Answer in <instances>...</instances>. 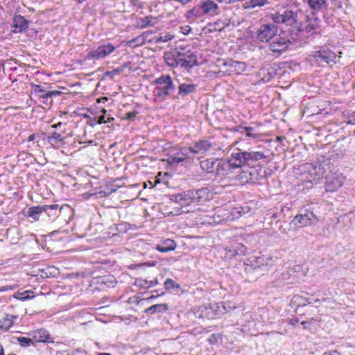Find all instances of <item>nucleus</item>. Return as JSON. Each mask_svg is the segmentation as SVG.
<instances>
[{"label": "nucleus", "instance_id": "f257e3e1", "mask_svg": "<svg viewBox=\"0 0 355 355\" xmlns=\"http://www.w3.org/2000/svg\"><path fill=\"white\" fill-rule=\"evenodd\" d=\"M264 158H266V155L263 152L254 150L251 148L248 150L241 148L235 149L229 157L233 168H241L245 165H252L255 162Z\"/></svg>", "mask_w": 355, "mask_h": 355}, {"label": "nucleus", "instance_id": "f03ea898", "mask_svg": "<svg viewBox=\"0 0 355 355\" xmlns=\"http://www.w3.org/2000/svg\"><path fill=\"white\" fill-rule=\"evenodd\" d=\"M312 56L314 61L320 66H323L324 64L331 66L336 63V55L329 49L322 48L315 51Z\"/></svg>", "mask_w": 355, "mask_h": 355}, {"label": "nucleus", "instance_id": "7ed1b4c3", "mask_svg": "<svg viewBox=\"0 0 355 355\" xmlns=\"http://www.w3.org/2000/svg\"><path fill=\"white\" fill-rule=\"evenodd\" d=\"M277 28L275 24H262L257 32V38L261 42H268L277 35Z\"/></svg>", "mask_w": 355, "mask_h": 355}, {"label": "nucleus", "instance_id": "20e7f679", "mask_svg": "<svg viewBox=\"0 0 355 355\" xmlns=\"http://www.w3.org/2000/svg\"><path fill=\"white\" fill-rule=\"evenodd\" d=\"M115 50V46L111 43L101 45L96 49H92L86 56L87 60L103 59Z\"/></svg>", "mask_w": 355, "mask_h": 355}, {"label": "nucleus", "instance_id": "39448f33", "mask_svg": "<svg viewBox=\"0 0 355 355\" xmlns=\"http://www.w3.org/2000/svg\"><path fill=\"white\" fill-rule=\"evenodd\" d=\"M291 44V40L286 36L276 35L269 45L270 50L280 55L287 50Z\"/></svg>", "mask_w": 355, "mask_h": 355}, {"label": "nucleus", "instance_id": "423d86ee", "mask_svg": "<svg viewBox=\"0 0 355 355\" xmlns=\"http://www.w3.org/2000/svg\"><path fill=\"white\" fill-rule=\"evenodd\" d=\"M180 53L184 54L180 56V66L182 67H193V66L198 65V59L196 55L192 53L190 50H186L185 48H180Z\"/></svg>", "mask_w": 355, "mask_h": 355}, {"label": "nucleus", "instance_id": "0eeeda50", "mask_svg": "<svg viewBox=\"0 0 355 355\" xmlns=\"http://www.w3.org/2000/svg\"><path fill=\"white\" fill-rule=\"evenodd\" d=\"M318 221V218L313 211H306L304 214L297 215L293 220V223L298 227L310 225Z\"/></svg>", "mask_w": 355, "mask_h": 355}, {"label": "nucleus", "instance_id": "6e6552de", "mask_svg": "<svg viewBox=\"0 0 355 355\" xmlns=\"http://www.w3.org/2000/svg\"><path fill=\"white\" fill-rule=\"evenodd\" d=\"M325 189L327 192L337 191L343 184L345 178L342 175H332L326 177Z\"/></svg>", "mask_w": 355, "mask_h": 355}, {"label": "nucleus", "instance_id": "1a4fd4ad", "mask_svg": "<svg viewBox=\"0 0 355 355\" xmlns=\"http://www.w3.org/2000/svg\"><path fill=\"white\" fill-rule=\"evenodd\" d=\"M214 145L210 141L202 139L196 142L193 146H190L189 152L194 154L205 153L214 150Z\"/></svg>", "mask_w": 355, "mask_h": 355}, {"label": "nucleus", "instance_id": "9d476101", "mask_svg": "<svg viewBox=\"0 0 355 355\" xmlns=\"http://www.w3.org/2000/svg\"><path fill=\"white\" fill-rule=\"evenodd\" d=\"M175 89L174 83L165 86H157L154 89L155 96L160 101H165Z\"/></svg>", "mask_w": 355, "mask_h": 355}, {"label": "nucleus", "instance_id": "9b49d317", "mask_svg": "<svg viewBox=\"0 0 355 355\" xmlns=\"http://www.w3.org/2000/svg\"><path fill=\"white\" fill-rule=\"evenodd\" d=\"M226 64L229 65V68L224 71V74H239L244 71L246 69V64L245 62L235 61L233 60L232 59L227 60Z\"/></svg>", "mask_w": 355, "mask_h": 355}, {"label": "nucleus", "instance_id": "f8f14e48", "mask_svg": "<svg viewBox=\"0 0 355 355\" xmlns=\"http://www.w3.org/2000/svg\"><path fill=\"white\" fill-rule=\"evenodd\" d=\"M216 176H225L231 173V170L234 169L230 159H218L216 162Z\"/></svg>", "mask_w": 355, "mask_h": 355}, {"label": "nucleus", "instance_id": "ddd939ff", "mask_svg": "<svg viewBox=\"0 0 355 355\" xmlns=\"http://www.w3.org/2000/svg\"><path fill=\"white\" fill-rule=\"evenodd\" d=\"M203 15H216L220 12L218 6L211 0H207L201 6Z\"/></svg>", "mask_w": 355, "mask_h": 355}, {"label": "nucleus", "instance_id": "4468645a", "mask_svg": "<svg viewBox=\"0 0 355 355\" xmlns=\"http://www.w3.org/2000/svg\"><path fill=\"white\" fill-rule=\"evenodd\" d=\"M184 55L182 53H180L179 51H175L173 52H167L164 54V60L166 63L173 67H176L178 65H180V56Z\"/></svg>", "mask_w": 355, "mask_h": 355}, {"label": "nucleus", "instance_id": "2eb2a0df", "mask_svg": "<svg viewBox=\"0 0 355 355\" xmlns=\"http://www.w3.org/2000/svg\"><path fill=\"white\" fill-rule=\"evenodd\" d=\"M12 27L14 28L12 32L20 33L26 30L28 27V21L24 17L19 15L13 18Z\"/></svg>", "mask_w": 355, "mask_h": 355}, {"label": "nucleus", "instance_id": "dca6fc26", "mask_svg": "<svg viewBox=\"0 0 355 355\" xmlns=\"http://www.w3.org/2000/svg\"><path fill=\"white\" fill-rule=\"evenodd\" d=\"M191 202H200L207 197V189L200 188L198 189H191Z\"/></svg>", "mask_w": 355, "mask_h": 355}, {"label": "nucleus", "instance_id": "f3484780", "mask_svg": "<svg viewBox=\"0 0 355 355\" xmlns=\"http://www.w3.org/2000/svg\"><path fill=\"white\" fill-rule=\"evenodd\" d=\"M152 31H145L137 37L129 40L127 44L129 46L133 48L142 46L148 40V35H152Z\"/></svg>", "mask_w": 355, "mask_h": 355}, {"label": "nucleus", "instance_id": "a211bd4d", "mask_svg": "<svg viewBox=\"0 0 355 355\" xmlns=\"http://www.w3.org/2000/svg\"><path fill=\"white\" fill-rule=\"evenodd\" d=\"M236 178L241 184L254 183L257 180L255 174L250 171H242Z\"/></svg>", "mask_w": 355, "mask_h": 355}, {"label": "nucleus", "instance_id": "6ab92c4d", "mask_svg": "<svg viewBox=\"0 0 355 355\" xmlns=\"http://www.w3.org/2000/svg\"><path fill=\"white\" fill-rule=\"evenodd\" d=\"M282 15L283 24H285L287 26H292L297 23L298 16L297 13L295 12L292 10H284Z\"/></svg>", "mask_w": 355, "mask_h": 355}, {"label": "nucleus", "instance_id": "aec40b11", "mask_svg": "<svg viewBox=\"0 0 355 355\" xmlns=\"http://www.w3.org/2000/svg\"><path fill=\"white\" fill-rule=\"evenodd\" d=\"M218 159L214 160L213 159H207L202 160L200 162V168L202 171L207 172V173L216 174V162H217Z\"/></svg>", "mask_w": 355, "mask_h": 355}, {"label": "nucleus", "instance_id": "412c9836", "mask_svg": "<svg viewBox=\"0 0 355 355\" xmlns=\"http://www.w3.org/2000/svg\"><path fill=\"white\" fill-rule=\"evenodd\" d=\"M175 202L184 206L189 205L191 202L190 190L179 193L173 196Z\"/></svg>", "mask_w": 355, "mask_h": 355}, {"label": "nucleus", "instance_id": "4be33fe9", "mask_svg": "<svg viewBox=\"0 0 355 355\" xmlns=\"http://www.w3.org/2000/svg\"><path fill=\"white\" fill-rule=\"evenodd\" d=\"M34 93L37 94L40 98H49L54 96H58L60 94L61 92L56 90L47 92L44 90L41 86L35 85L34 88Z\"/></svg>", "mask_w": 355, "mask_h": 355}, {"label": "nucleus", "instance_id": "5701e85b", "mask_svg": "<svg viewBox=\"0 0 355 355\" xmlns=\"http://www.w3.org/2000/svg\"><path fill=\"white\" fill-rule=\"evenodd\" d=\"M176 248V243L173 240L166 239L162 243L156 245L155 248L161 252H168L175 250Z\"/></svg>", "mask_w": 355, "mask_h": 355}, {"label": "nucleus", "instance_id": "b1692460", "mask_svg": "<svg viewBox=\"0 0 355 355\" xmlns=\"http://www.w3.org/2000/svg\"><path fill=\"white\" fill-rule=\"evenodd\" d=\"M196 85L194 84H180L178 87V96L184 98L186 96L194 92Z\"/></svg>", "mask_w": 355, "mask_h": 355}, {"label": "nucleus", "instance_id": "393cba45", "mask_svg": "<svg viewBox=\"0 0 355 355\" xmlns=\"http://www.w3.org/2000/svg\"><path fill=\"white\" fill-rule=\"evenodd\" d=\"M306 17L307 20L304 28L306 33H311L319 27L320 21L314 16V13L312 17L306 16Z\"/></svg>", "mask_w": 355, "mask_h": 355}, {"label": "nucleus", "instance_id": "a878e982", "mask_svg": "<svg viewBox=\"0 0 355 355\" xmlns=\"http://www.w3.org/2000/svg\"><path fill=\"white\" fill-rule=\"evenodd\" d=\"M45 207H43V205H37L29 207L27 211V216L34 220H38L40 216V214L43 212H45Z\"/></svg>", "mask_w": 355, "mask_h": 355}, {"label": "nucleus", "instance_id": "bb28decb", "mask_svg": "<svg viewBox=\"0 0 355 355\" xmlns=\"http://www.w3.org/2000/svg\"><path fill=\"white\" fill-rule=\"evenodd\" d=\"M324 164V163H317L310 171V175H314V180H318L323 176L325 172Z\"/></svg>", "mask_w": 355, "mask_h": 355}, {"label": "nucleus", "instance_id": "cd10ccee", "mask_svg": "<svg viewBox=\"0 0 355 355\" xmlns=\"http://www.w3.org/2000/svg\"><path fill=\"white\" fill-rule=\"evenodd\" d=\"M168 309L167 304H154L145 310L146 314H154L156 313H162Z\"/></svg>", "mask_w": 355, "mask_h": 355}, {"label": "nucleus", "instance_id": "c85d7f7f", "mask_svg": "<svg viewBox=\"0 0 355 355\" xmlns=\"http://www.w3.org/2000/svg\"><path fill=\"white\" fill-rule=\"evenodd\" d=\"M49 333L44 329H40L33 336L34 343H44L49 339Z\"/></svg>", "mask_w": 355, "mask_h": 355}, {"label": "nucleus", "instance_id": "c756f323", "mask_svg": "<svg viewBox=\"0 0 355 355\" xmlns=\"http://www.w3.org/2000/svg\"><path fill=\"white\" fill-rule=\"evenodd\" d=\"M268 3V0H250L243 4V7L245 9H252L256 7H262Z\"/></svg>", "mask_w": 355, "mask_h": 355}, {"label": "nucleus", "instance_id": "7c9ffc66", "mask_svg": "<svg viewBox=\"0 0 355 355\" xmlns=\"http://www.w3.org/2000/svg\"><path fill=\"white\" fill-rule=\"evenodd\" d=\"M309 6L315 10H320L327 8L328 4L327 0H308Z\"/></svg>", "mask_w": 355, "mask_h": 355}, {"label": "nucleus", "instance_id": "2f4dec72", "mask_svg": "<svg viewBox=\"0 0 355 355\" xmlns=\"http://www.w3.org/2000/svg\"><path fill=\"white\" fill-rule=\"evenodd\" d=\"M47 141L52 146L55 144H60L62 145L64 144V137L61 136V135L57 132H53L51 136L47 137Z\"/></svg>", "mask_w": 355, "mask_h": 355}, {"label": "nucleus", "instance_id": "473e14b6", "mask_svg": "<svg viewBox=\"0 0 355 355\" xmlns=\"http://www.w3.org/2000/svg\"><path fill=\"white\" fill-rule=\"evenodd\" d=\"M272 261V259H267L266 261H265L264 258L262 257H254L252 262V265L254 266V268H261L263 267L265 265H272V263H269Z\"/></svg>", "mask_w": 355, "mask_h": 355}, {"label": "nucleus", "instance_id": "72a5a7b5", "mask_svg": "<svg viewBox=\"0 0 355 355\" xmlns=\"http://www.w3.org/2000/svg\"><path fill=\"white\" fill-rule=\"evenodd\" d=\"M12 315H6L0 319V329L8 331L13 324Z\"/></svg>", "mask_w": 355, "mask_h": 355}, {"label": "nucleus", "instance_id": "f704fd0d", "mask_svg": "<svg viewBox=\"0 0 355 355\" xmlns=\"http://www.w3.org/2000/svg\"><path fill=\"white\" fill-rule=\"evenodd\" d=\"M14 297L16 299L20 300H26L32 299L33 295V292L32 291H24L23 292H17L15 293Z\"/></svg>", "mask_w": 355, "mask_h": 355}, {"label": "nucleus", "instance_id": "c9c22d12", "mask_svg": "<svg viewBox=\"0 0 355 355\" xmlns=\"http://www.w3.org/2000/svg\"><path fill=\"white\" fill-rule=\"evenodd\" d=\"M155 83L157 84V86H165L173 83V81L170 76L164 75L155 79Z\"/></svg>", "mask_w": 355, "mask_h": 355}, {"label": "nucleus", "instance_id": "e433bc0d", "mask_svg": "<svg viewBox=\"0 0 355 355\" xmlns=\"http://www.w3.org/2000/svg\"><path fill=\"white\" fill-rule=\"evenodd\" d=\"M173 38H174V35H172L171 33H166L164 35H161L159 37H156L155 40V42L156 44H159L161 43H164V42L171 41Z\"/></svg>", "mask_w": 355, "mask_h": 355}, {"label": "nucleus", "instance_id": "4c0bfd02", "mask_svg": "<svg viewBox=\"0 0 355 355\" xmlns=\"http://www.w3.org/2000/svg\"><path fill=\"white\" fill-rule=\"evenodd\" d=\"M166 162L170 165L176 166L180 162H182V158L177 154L175 155H169L166 159Z\"/></svg>", "mask_w": 355, "mask_h": 355}, {"label": "nucleus", "instance_id": "58836bf2", "mask_svg": "<svg viewBox=\"0 0 355 355\" xmlns=\"http://www.w3.org/2000/svg\"><path fill=\"white\" fill-rule=\"evenodd\" d=\"M17 340L22 347H28L35 344L33 338L19 337Z\"/></svg>", "mask_w": 355, "mask_h": 355}, {"label": "nucleus", "instance_id": "ea45409f", "mask_svg": "<svg viewBox=\"0 0 355 355\" xmlns=\"http://www.w3.org/2000/svg\"><path fill=\"white\" fill-rule=\"evenodd\" d=\"M202 15H203V13H202L200 6L193 8V9L189 10V12H187L188 17L190 16H193L195 17H200Z\"/></svg>", "mask_w": 355, "mask_h": 355}, {"label": "nucleus", "instance_id": "a19ab883", "mask_svg": "<svg viewBox=\"0 0 355 355\" xmlns=\"http://www.w3.org/2000/svg\"><path fill=\"white\" fill-rule=\"evenodd\" d=\"M164 288L166 290H171L172 288H179V284H176L173 279L168 278L164 282Z\"/></svg>", "mask_w": 355, "mask_h": 355}, {"label": "nucleus", "instance_id": "79ce46f5", "mask_svg": "<svg viewBox=\"0 0 355 355\" xmlns=\"http://www.w3.org/2000/svg\"><path fill=\"white\" fill-rule=\"evenodd\" d=\"M241 129V132H243L245 131L246 135L249 137L257 138L259 136V134L254 132V128L252 127H243Z\"/></svg>", "mask_w": 355, "mask_h": 355}, {"label": "nucleus", "instance_id": "37998d69", "mask_svg": "<svg viewBox=\"0 0 355 355\" xmlns=\"http://www.w3.org/2000/svg\"><path fill=\"white\" fill-rule=\"evenodd\" d=\"M157 284H159V282L157 279L153 281L144 280L142 281V283L140 284V286L141 288H148Z\"/></svg>", "mask_w": 355, "mask_h": 355}, {"label": "nucleus", "instance_id": "c03bdc74", "mask_svg": "<svg viewBox=\"0 0 355 355\" xmlns=\"http://www.w3.org/2000/svg\"><path fill=\"white\" fill-rule=\"evenodd\" d=\"M43 207H45V213L49 216H51V214L49 211H56L59 209V205L58 204H53V205H43Z\"/></svg>", "mask_w": 355, "mask_h": 355}, {"label": "nucleus", "instance_id": "a18cd8bd", "mask_svg": "<svg viewBox=\"0 0 355 355\" xmlns=\"http://www.w3.org/2000/svg\"><path fill=\"white\" fill-rule=\"evenodd\" d=\"M141 22V28H144L146 26H153L155 24V23L152 21V17H146L145 18L142 19Z\"/></svg>", "mask_w": 355, "mask_h": 355}, {"label": "nucleus", "instance_id": "49530a36", "mask_svg": "<svg viewBox=\"0 0 355 355\" xmlns=\"http://www.w3.org/2000/svg\"><path fill=\"white\" fill-rule=\"evenodd\" d=\"M214 25L216 26V29H218L219 31H221L224 30L227 26H228L229 24L225 23L222 20H218L217 21L215 22Z\"/></svg>", "mask_w": 355, "mask_h": 355}, {"label": "nucleus", "instance_id": "de8ad7c7", "mask_svg": "<svg viewBox=\"0 0 355 355\" xmlns=\"http://www.w3.org/2000/svg\"><path fill=\"white\" fill-rule=\"evenodd\" d=\"M189 148H182L177 155L178 156H180V157L182 158V162L185 160L187 157H189Z\"/></svg>", "mask_w": 355, "mask_h": 355}, {"label": "nucleus", "instance_id": "09e8293b", "mask_svg": "<svg viewBox=\"0 0 355 355\" xmlns=\"http://www.w3.org/2000/svg\"><path fill=\"white\" fill-rule=\"evenodd\" d=\"M227 60H218V67H220V70L218 71V73H220V72L224 73V71L229 68V65L226 64Z\"/></svg>", "mask_w": 355, "mask_h": 355}, {"label": "nucleus", "instance_id": "8fccbe9b", "mask_svg": "<svg viewBox=\"0 0 355 355\" xmlns=\"http://www.w3.org/2000/svg\"><path fill=\"white\" fill-rule=\"evenodd\" d=\"M270 17L275 22L283 24L282 13L275 12L274 14H271Z\"/></svg>", "mask_w": 355, "mask_h": 355}, {"label": "nucleus", "instance_id": "3c124183", "mask_svg": "<svg viewBox=\"0 0 355 355\" xmlns=\"http://www.w3.org/2000/svg\"><path fill=\"white\" fill-rule=\"evenodd\" d=\"M346 119H347L346 121L347 124L355 125V111L349 113Z\"/></svg>", "mask_w": 355, "mask_h": 355}, {"label": "nucleus", "instance_id": "603ef678", "mask_svg": "<svg viewBox=\"0 0 355 355\" xmlns=\"http://www.w3.org/2000/svg\"><path fill=\"white\" fill-rule=\"evenodd\" d=\"M121 71V69H114L111 71H107L105 73H104V76H110V77H113L114 76L119 73Z\"/></svg>", "mask_w": 355, "mask_h": 355}, {"label": "nucleus", "instance_id": "864d4df0", "mask_svg": "<svg viewBox=\"0 0 355 355\" xmlns=\"http://www.w3.org/2000/svg\"><path fill=\"white\" fill-rule=\"evenodd\" d=\"M138 112L137 111L128 112L125 114V118L129 120H134Z\"/></svg>", "mask_w": 355, "mask_h": 355}, {"label": "nucleus", "instance_id": "5fc2aeb1", "mask_svg": "<svg viewBox=\"0 0 355 355\" xmlns=\"http://www.w3.org/2000/svg\"><path fill=\"white\" fill-rule=\"evenodd\" d=\"M347 217L349 219L350 223L355 225V210L347 214Z\"/></svg>", "mask_w": 355, "mask_h": 355}, {"label": "nucleus", "instance_id": "6e6d98bb", "mask_svg": "<svg viewBox=\"0 0 355 355\" xmlns=\"http://www.w3.org/2000/svg\"><path fill=\"white\" fill-rule=\"evenodd\" d=\"M14 289H15V286H9V285L0 286V292H6V291H12Z\"/></svg>", "mask_w": 355, "mask_h": 355}, {"label": "nucleus", "instance_id": "4d7b16f0", "mask_svg": "<svg viewBox=\"0 0 355 355\" xmlns=\"http://www.w3.org/2000/svg\"><path fill=\"white\" fill-rule=\"evenodd\" d=\"M268 77H266V76H264L263 77H262V79H263L264 81H266V82L269 81V80H270L273 77L274 72H273V71H272V72H268Z\"/></svg>", "mask_w": 355, "mask_h": 355}, {"label": "nucleus", "instance_id": "13d9d810", "mask_svg": "<svg viewBox=\"0 0 355 355\" xmlns=\"http://www.w3.org/2000/svg\"><path fill=\"white\" fill-rule=\"evenodd\" d=\"M209 341L211 344H215L217 342V336L216 334H212L209 338Z\"/></svg>", "mask_w": 355, "mask_h": 355}, {"label": "nucleus", "instance_id": "bf43d9fd", "mask_svg": "<svg viewBox=\"0 0 355 355\" xmlns=\"http://www.w3.org/2000/svg\"><path fill=\"white\" fill-rule=\"evenodd\" d=\"M105 116L104 115H101L98 117L96 123L98 124L105 123Z\"/></svg>", "mask_w": 355, "mask_h": 355}, {"label": "nucleus", "instance_id": "052dcab7", "mask_svg": "<svg viewBox=\"0 0 355 355\" xmlns=\"http://www.w3.org/2000/svg\"><path fill=\"white\" fill-rule=\"evenodd\" d=\"M323 355H341V354L337 350H332V351H329V352H324Z\"/></svg>", "mask_w": 355, "mask_h": 355}, {"label": "nucleus", "instance_id": "680f3d73", "mask_svg": "<svg viewBox=\"0 0 355 355\" xmlns=\"http://www.w3.org/2000/svg\"><path fill=\"white\" fill-rule=\"evenodd\" d=\"M298 322H299V319L297 318H293L290 319V320H289V324L293 326H295Z\"/></svg>", "mask_w": 355, "mask_h": 355}, {"label": "nucleus", "instance_id": "e2e57ef3", "mask_svg": "<svg viewBox=\"0 0 355 355\" xmlns=\"http://www.w3.org/2000/svg\"><path fill=\"white\" fill-rule=\"evenodd\" d=\"M302 325H303L304 329H309V323L306 321H302L301 322Z\"/></svg>", "mask_w": 355, "mask_h": 355}, {"label": "nucleus", "instance_id": "0e129e2a", "mask_svg": "<svg viewBox=\"0 0 355 355\" xmlns=\"http://www.w3.org/2000/svg\"><path fill=\"white\" fill-rule=\"evenodd\" d=\"M175 1L181 3L182 5L187 4L192 0H175Z\"/></svg>", "mask_w": 355, "mask_h": 355}, {"label": "nucleus", "instance_id": "69168bd1", "mask_svg": "<svg viewBox=\"0 0 355 355\" xmlns=\"http://www.w3.org/2000/svg\"><path fill=\"white\" fill-rule=\"evenodd\" d=\"M150 35H148V40H146V41H148V42H149V43L155 42V37H150Z\"/></svg>", "mask_w": 355, "mask_h": 355}, {"label": "nucleus", "instance_id": "338daca9", "mask_svg": "<svg viewBox=\"0 0 355 355\" xmlns=\"http://www.w3.org/2000/svg\"><path fill=\"white\" fill-rule=\"evenodd\" d=\"M35 134H32V135L28 136V141H33L35 139Z\"/></svg>", "mask_w": 355, "mask_h": 355}, {"label": "nucleus", "instance_id": "774afa93", "mask_svg": "<svg viewBox=\"0 0 355 355\" xmlns=\"http://www.w3.org/2000/svg\"><path fill=\"white\" fill-rule=\"evenodd\" d=\"M114 121V119L113 117H107V119L105 121V123H110Z\"/></svg>", "mask_w": 355, "mask_h": 355}]
</instances>
